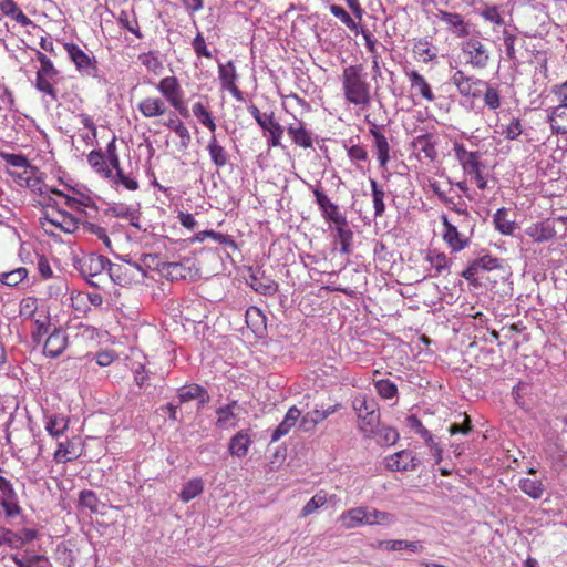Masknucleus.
<instances>
[{"label": "nucleus", "instance_id": "obj_62", "mask_svg": "<svg viewBox=\"0 0 567 567\" xmlns=\"http://www.w3.org/2000/svg\"><path fill=\"white\" fill-rule=\"evenodd\" d=\"M86 292L84 291H72L70 296L71 307L78 313L85 315L90 311V306L87 303Z\"/></svg>", "mask_w": 567, "mask_h": 567}, {"label": "nucleus", "instance_id": "obj_38", "mask_svg": "<svg viewBox=\"0 0 567 567\" xmlns=\"http://www.w3.org/2000/svg\"><path fill=\"white\" fill-rule=\"evenodd\" d=\"M379 548L388 550V551H399L402 549H406L412 553L423 550V545L421 542H411L405 539H390V540H381L379 543Z\"/></svg>", "mask_w": 567, "mask_h": 567}, {"label": "nucleus", "instance_id": "obj_21", "mask_svg": "<svg viewBox=\"0 0 567 567\" xmlns=\"http://www.w3.org/2000/svg\"><path fill=\"white\" fill-rule=\"evenodd\" d=\"M136 107L145 118L161 117L168 112L165 100L156 95L143 97Z\"/></svg>", "mask_w": 567, "mask_h": 567}, {"label": "nucleus", "instance_id": "obj_63", "mask_svg": "<svg viewBox=\"0 0 567 567\" xmlns=\"http://www.w3.org/2000/svg\"><path fill=\"white\" fill-rule=\"evenodd\" d=\"M118 23L133 33L136 38L141 39L143 35L140 31V24L137 19L133 16L131 17L127 12L122 11L118 17Z\"/></svg>", "mask_w": 567, "mask_h": 567}, {"label": "nucleus", "instance_id": "obj_25", "mask_svg": "<svg viewBox=\"0 0 567 567\" xmlns=\"http://www.w3.org/2000/svg\"><path fill=\"white\" fill-rule=\"evenodd\" d=\"M477 14L484 22L492 24L494 31L506 24L502 6L483 2L477 9Z\"/></svg>", "mask_w": 567, "mask_h": 567}, {"label": "nucleus", "instance_id": "obj_22", "mask_svg": "<svg viewBox=\"0 0 567 567\" xmlns=\"http://www.w3.org/2000/svg\"><path fill=\"white\" fill-rule=\"evenodd\" d=\"M369 133L374 138V150L377 154V158L379 162L380 167L386 168L391 156H390V144L388 142L386 136L378 128L375 124H372V126L369 130Z\"/></svg>", "mask_w": 567, "mask_h": 567}, {"label": "nucleus", "instance_id": "obj_6", "mask_svg": "<svg viewBox=\"0 0 567 567\" xmlns=\"http://www.w3.org/2000/svg\"><path fill=\"white\" fill-rule=\"evenodd\" d=\"M37 59L40 63V68L35 74V89L50 96L51 101H58V91L54 87L60 75V71L55 68L54 63L41 51L37 52Z\"/></svg>", "mask_w": 567, "mask_h": 567}, {"label": "nucleus", "instance_id": "obj_28", "mask_svg": "<svg viewBox=\"0 0 567 567\" xmlns=\"http://www.w3.org/2000/svg\"><path fill=\"white\" fill-rule=\"evenodd\" d=\"M70 419L66 415L52 413L45 415L44 429L53 437H61L69 429Z\"/></svg>", "mask_w": 567, "mask_h": 567}, {"label": "nucleus", "instance_id": "obj_7", "mask_svg": "<svg viewBox=\"0 0 567 567\" xmlns=\"http://www.w3.org/2000/svg\"><path fill=\"white\" fill-rule=\"evenodd\" d=\"M63 48L82 78H97L99 63L94 55L85 52L74 42H64Z\"/></svg>", "mask_w": 567, "mask_h": 567}, {"label": "nucleus", "instance_id": "obj_33", "mask_svg": "<svg viewBox=\"0 0 567 567\" xmlns=\"http://www.w3.org/2000/svg\"><path fill=\"white\" fill-rule=\"evenodd\" d=\"M265 126H260L265 132H268L267 145L268 147H278L281 145V138L284 135V127L275 118L274 112L269 113L266 120Z\"/></svg>", "mask_w": 567, "mask_h": 567}, {"label": "nucleus", "instance_id": "obj_54", "mask_svg": "<svg viewBox=\"0 0 567 567\" xmlns=\"http://www.w3.org/2000/svg\"><path fill=\"white\" fill-rule=\"evenodd\" d=\"M426 260L435 269L436 275H440L444 270H449L451 266V260L447 256L437 250H430L426 256Z\"/></svg>", "mask_w": 567, "mask_h": 567}, {"label": "nucleus", "instance_id": "obj_47", "mask_svg": "<svg viewBox=\"0 0 567 567\" xmlns=\"http://www.w3.org/2000/svg\"><path fill=\"white\" fill-rule=\"evenodd\" d=\"M109 182H111L112 185L115 187L123 186L127 190H137L138 189V182L130 176L125 175L123 168L116 169L115 173L112 172V177H105Z\"/></svg>", "mask_w": 567, "mask_h": 567}, {"label": "nucleus", "instance_id": "obj_40", "mask_svg": "<svg viewBox=\"0 0 567 567\" xmlns=\"http://www.w3.org/2000/svg\"><path fill=\"white\" fill-rule=\"evenodd\" d=\"M396 520L394 514L365 506L367 525H392Z\"/></svg>", "mask_w": 567, "mask_h": 567}, {"label": "nucleus", "instance_id": "obj_27", "mask_svg": "<svg viewBox=\"0 0 567 567\" xmlns=\"http://www.w3.org/2000/svg\"><path fill=\"white\" fill-rule=\"evenodd\" d=\"M338 522L343 529H353L365 524V506L352 507L344 511Z\"/></svg>", "mask_w": 567, "mask_h": 567}, {"label": "nucleus", "instance_id": "obj_61", "mask_svg": "<svg viewBox=\"0 0 567 567\" xmlns=\"http://www.w3.org/2000/svg\"><path fill=\"white\" fill-rule=\"evenodd\" d=\"M377 442L381 445L391 446L394 445L400 437L399 432L390 426H384L377 430Z\"/></svg>", "mask_w": 567, "mask_h": 567}, {"label": "nucleus", "instance_id": "obj_37", "mask_svg": "<svg viewBox=\"0 0 567 567\" xmlns=\"http://www.w3.org/2000/svg\"><path fill=\"white\" fill-rule=\"evenodd\" d=\"M412 51L414 56L423 63H430L437 56L432 43L426 38L416 39Z\"/></svg>", "mask_w": 567, "mask_h": 567}, {"label": "nucleus", "instance_id": "obj_36", "mask_svg": "<svg viewBox=\"0 0 567 567\" xmlns=\"http://www.w3.org/2000/svg\"><path fill=\"white\" fill-rule=\"evenodd\" d=\"M87 163L100 177L104 179L105 177H112V169L101 150L91 151L87 155Z\"/></svg>", "mask_w": 567, "mask_h": 567}, {"label": "nucleus", "instance_id": "obj_18", "mask_svg": "<svg viewBox=\"0 0 567 567\" xmlns=\"http://www.w3.org/2000/svg\"><path fill=\"white\" fill-rule=\"evenodd\" d=\"M0 505L4 509L7 516L14 517L21 513L18 495L9 480L0 476Z\"/></svg>", "mask_w": 567, "mask_h": 567}, {"label": "nucleus", "instance_id": "obj_46", "mask_svg": "<svg viewBox=\"0 0 567 567\" xmlns=\"http://www.w3.org/2000/svg\"><path fill=\"white\" fill-rule=\"evenodd\" d=\"M203 491H204L203 480L199 477H195L184 484V486L179 493V498L184 503H188L192 499L196 498L198 495H200L203 493Z\"/></svg>", "mask_w": 567, "mask_h": 567}, {"label": "nucleus", "instance_id": "obj_16", "mask_svg": "<svg viewBox=\"0 0 567 567\" xmlns=\"http://www.w3.org/2000/svg\"><path fill=\"white\" fill-rule=\"evenodd\" d=\"M140 271L141 267L136 264H112L110 261L107 268L110 278L122 287L131 286Z\"/></svg>", "mask_w": 567, "mask_h": 567}, {"label": "nucleus", "instance_id": "obj_17", "mask_svg": "<svg viewBox=\"0 0 567 567\" xmlns=\"http://www.w3.org/2000/svg\"><path fill=\"white\" fill-rule=\"evenodd\" d=\"M312 192L324 220L329 223L341 221L342 224L344 215L340 212L339 206L331 202L328 195L320 187H315Z\"/></svg>", "mask_w": 567, "mask_h": 567}, {"label": "nucleus", "instance_id": "obj_4", "mask_svg": "<svg viewBox=\"0 0 567 567\" xmlns=\"http://www.w3.org/2000/svg\"><path fill=\"white\" fill-rule=\"evenodd\" d=\"M79 217L64 210L61 205L54 209H47L39 218L43 230L52 236L58 235V231L74 233L79 227Z\"/></svg>", "mask_w": 567, "mask_h": 567}, {"label": "nucleus", "instance_id": "obj_1", "mask_svg": "<svg viewBox=\"0 0 567 567\" xmlns=\"http://www.w3.org/2000/svg\"><path fill=\"white\" fill-rule=\"evenodd\" d=\"M340 82L346 103L361 110H365L371 105V84L362 64H351L343 68Z\"/></svg>", "mask_w": 567, "mask_h": 567}, {"label": "nucleus", "instance_id": "obj_64", "mask_svg": "<svg viewBox=\"0 0 567 567\" xmlns=\"http://www.w3.org/2000/svg\"><path fill=\"white\" fill-rule=\"evenodd\" d=\"M523 133L522 121L517 117H512L509 123L504 126L502 134L507 140H516Z\"/></svg>", "mask_w": 567, "mask_h": 567}, {"label": "nucleus", "instance_id": "obj_15", "mask_svg": "<svg viewBox=\"0 0 567 567\" xmlns=\"http://www.w3.org/2000/svg\"><path fill=\"white\" fill-rule=\"evenodd\" d=\"M43 342V354L48 358H59L68 348L69 338L61 328H53Z\"/></svg>", "mask_w": 567, "mask_h": 567}, {"label": "nucleus", "instance_id": "obj_13", "mask_svg": "<svg viewBox=\"0 0 567 567\" xmlns=\"http://www.w3.org/2000/svg\"><path fill=\"white\" fill-rule=\"evenodd\" d=\"M421 464L416 453L402 450L384 457V466L391 472L415 471Z\"/></svg>", "mask_w": 567, "mask_h": 567}, {"label": "nucleus", "instance_id": "obj_53", "mask_svg": "<svg viewBox=\"0 0 567 567\" xmlns=\"http://www.w3.org/2000/svg\"><path fill=\"white\" fill-rule=\"evenodd\" d=\"M519 488L534 499H539L544 494V485L539 480L522 478Z\"/></svg>", "mask_w": 567, "mask_h": 567}, {"label": "nucleus", "instance_id": "obj_26", "mask_svg": "<svg viewBox=\"0 0 567 567\" xmlns=\"http://www.w3.org/2000/svg\"><path fill=\"white\" fill-rule=\"evenodd\" d=\"M412 147L417 155L423 154L425 159L434 162L437 158L436 142L431 133L417 135L412 141Z\"/></svg>", "mask_w": 567, "mask_h": 567}, {"label": "nucleus", "instance_id": "obj_48", "mask_svg": "<svg viewBox=\"0 0 567 567\" xmlns=\"http://www.w3.org/2000/svg\"><path fill=\"white\" fill-rule=\"evenodd\" d=\"M328 503V494L326 491L321 489L316 493L302 507L299 516L305 518L313 514L319 508L323 507Z\"/></svg>", "mask_w": 567, "mask_h": 567}, {"label": "nucleus", "instance_id": "obj_44", "mask_svg": "<svg viewBox=\"0 0 567 567\" xmlns=\"http://www.w3.org/2000/svg\"><path fill=\"white\" fill-rule=\"evenodd\" d=\"M333 224H334V229H336V233H337V238H338V240H339V243L341 245L340 250L343 254H348L349 252V248H350L351 243H352L353 233L348 227V221H347L346 216H343V223L342 224H341V221L340 223L333 221Z\"/></svg>", "mask_w": 567, "mask_h": 567}, {"label": "nucleus", "instance_id": "obj_9", "mask_svg": "<svg viewBox=\"0 0 567 567\" xmlns=\"http://www.w3.org/2000/svg\"><path fill=\"white\" fill-rule=\"evenodd\" d=\"M451 82L457 93L466 99H477L482 95L486 82L480 78L457 69L451 76Z\"/></svg>", "mask_w": 567, "mask_h": 567}, {"label": "nucleus", "instance_id": "obj_8", "mask_svg": "<svg viewBox=\"0 0 567 567\" xmlns=\"http://www.w3.org/2000/svg\"><path fill=\"white\" fill-rule=\"evenodd\" d=\"M158 92L169 105L182 116H188V110L184 101V92L176 76H165L156 84Z\"/></svg>", "mask_w": 567, "mask_h": 567}, {"label": "nucleus", "instance_id": "obj_57", "mask_svg": "<svg viewBox=\"0 0 567 567\" xmlns=\"http://www.w3.org/2000/svg\"><path fill=\"white\" fill-rule=\"evenodd\" d=\"M246 323L254 332L265 328V317L257 307H249L246 311Z\"/></svg>", "mask_w": 567, "mask_h": 567}, {"label": "nucleus", "instance_id": "obj_49", "mask_svg": "<svg viewBox=\"0 0 567 567\" xmlns=\"http://www.w3.org/2000/svg\"><path fill=\"white\" fill-rule=\"evenodd\" d=\"M52 330L50 312L45 313L40 321H35L31 329L33 342L40 343L43 338Z\"/></svg>", "mask_w": 567, "mask_h": 567}, {"label": "nucleus", "instance_id": "obj_32", "mask_svg": "<svg viewBox=\"0 0 567 567\" xmlns=\"http://www.w3.org/2000/svg\"><path fill=\"white\" fill-rule=\"evenodd\" d=\"M252 440L247 431H239L229 441L228 450L233 456L244 457L248 454Z\"/></svg>", "mask_w": 567, "mask_h": 567}, {"label": "nucleus", "instance_id": "obj_39", "mask_svg": "<svg viewBox=\"0 0 567 567\" xmlns=\"http://www.w3.org/2000/svg\"><path fill=\"white\" fill-rule=\"evenodd\" d=\"M359 429L361 433L367 437L371 439L377 435V430L380 423V413L374 411L372 413L360 414L359 416Z\"/></svg>", "mask_w": 567, "mask_h": 567}, {"label": "nucleus", "instance_id": "obj_20", "mask_svg": "<svg viewBox=\"0 0 567 567\" xmlns=\"http://www.w3.org/2000/svg\"><path fill=\"white\" fill-rule=\"evenodd\" d=\"M525 234L536 244H543L551 240L556 236L555 224L551 219H544L530 224Z\"/></svg>", "mask_w": 567, "mask_h": 567}, {"label": "nucleus", "instance_id": "obj_59", "mask_svg": "<svg viewBox=\"0 0 567 567\" xmlns=\"http://www.w3.org/2000/svg\"><path fill=\"white\" fill-rule=\"evenodd\" d=\"M352 406L358 412V416L378 411V404L374 399H369L365 395L355 396L352 401Z\"/></svg>", "mask_w": 567, "mask_h": 567}, {"label": "nucleus", "instance_id": "obj_51", "mask_svg": "<svg viewBox=\"0 0 567 567\" xmlns=\"http://www.w3.org/2000/svg\"><path fill=\"white\" fill-rule=\"evenodd\" d=\"M28 274L29 271L24 267H19L10 271L1 272L0 282L9 287H17L19 284L27 279Z\"/></svg>", "mask_w": 567, "mask_h": 567}, {"label": "nucleus", "instance_id": "obj_43", "mask_svg": "<svg viewBox=\"0 0 567 567\" xmlns=\"http://www.w3.org/2000/svg\"><path fill=\"white\" fill-rule=\"evenodd\" d=\"M192 111L194 116L198 120V122L208 128L212 134H215L217 125L215 123V118L212 112L205 106L202 102H196L192 106Z\"/></svg>", "mask_w": 567, "mask_h": 567}, {"label": "nucleus", "instance_id": "obj_52", "mask_svg": "<svg viewBox=\"0 0 567 567\" xmlns=\"http://www.w3.org/2000/svg\"><path fill=\"white\" fill-rule=\"evenodd\" d=\"M207 237H213V239L221 245L229 246L231 248H237L235 240L229 235H225L215 230H203L196 234L194 237V241H204Z\"/></svg>", "mask_w": 567, "mask_h": 567}, {"label": "nucleus", "instance_id": "obj_31", "mask_svg": "<svg viewBox=\"0 0 567 567\" xmlns=\"http://www.w3.org/2000/svg\"><path fill=\"white\" fill-rule=\"evenodd\" d=\"M548 124L554 134H567V106L558 104L551 107Z\"/></svg>", "mask_w": 567, "mask_h": 567}, {"label": "nucleus", "instance_id": "obj_23", "mask_svg": "<svg viewBox=\"0 0 567 567\" xmlns=\"http://www.w3.org/2000/svg\"><path fill=\"white\" fill-rule=\"evenodd\" d=\"M503 44L505 48L506 56L514 64H519L524 58L520 49L525 47V41L518 38L516 34L509 32L504 28L503 32Z\"/></svg>", "mask_w": 567, "mask_h": 567}, {"label": "nucleus", "instance_id": "obj_12", "mask_svg": "<svg viewBox=\"0 0 567 567\" xmlns=\"http://www.w3.org/2000/svg\"><path fill=\"white\" fill-rule=\"evenodd\" d=\"M442 239L452 252H460L468 247L471 238L458 230V228L447 218L445 214L441 216Z\"/></svg>", "mask_w": 567, "mask_h": 567}, {"label": "nucleus", "instance_id": "obj_3", "mask_svg": "<svg viewBox=\"0 0 567 567\" xmlns=\"http://www.w3.org/2000/svg\"><path fill=\"white\" fill-rule=\"evenodd\" d=\"M453 152L464 174L475 182L478 189H486L487 179L483 174L484 164L481 153L477 151H467L465 145L457 141L453 142Z\"/></svg>", "mask_w": 567, "mask_h": 567}, {"label": "nucleus", "instance_id": "obj_2", "mask_svg": "<svg viewBox=\"0 0 567 567\" xmlns=\"http://www.w3.org/2000/svg\"><path fill=\"white\" fill-rule=\"evenodd\" d=\"M461 54L464 59V64L472 70L482 71L487 69L493 60V53L488 44L480 37L468 35L460 43Z\"/></svg>", "mask_w": 567, "mask_h": 567}, {"label": "nucleus", "instance_id": "obj_30", "mask_svg": "<svg viewBox=\"0 0 567 567\" xmlns=\"http://www.w3.org/2000/svg\"><path fill=\"white\" fill-rule=\"evenodd\" d=\"M238 409V402L231 401L230 403L220 406L216 410V425L220 429L235 427L238 424V417L235 410Z\"/></svg>", "mask_w": 567, "mask_h": 567}, {"label": "nucleus", "instance_id": "obj_55", "mask_svg": "<svg viewBox=\"0 0 567 567\" xmlns=\"http://www.w3.org/2000/svg\"><path fill=\"white\" fill-rule=\"evenodd\" d=\"M251 287L265 296H274L278 291V284L269 278L251 277Z\"/></svg>", "mask_w": 567, "mask_h": 567}, {"label": "nucleus", "instance_id": "obj_35", "mask_svg": "<svg viewBox=\"0 0 567 567\" xmlns=\"http://www.w3.org/2000/svg\"><path fill=\"white\" fill-rule=\"evenodd\" d=\"M206 148L208 151L213 164L216 167L226 166L229 159V155L226 148L217 140L216 134H212Z\"/></svg>", "mask_w": 567, "mask_h": 567}, {"label": "nucleus", "instance_id": "obj_29", "mask_svg": "<svg viewBox=\"0 0 567 567\" xmlns=\"http://www.w3.org/2000/svg\"><path fill=\"white\" fill-rule=\"evenodd\" d=\"M75 440L76 437H72L58 443V447L53 454V458L56 463H68L80 457L81 452L76 447Z\"/></svg>", "mask_w": 567, "mask_h": 567}, {"label": "nucleus", "instance_id": "obj_5", "mask_svg": "<svg viewBox=\"0 0 567 567\" xmlns=\"http://www.w3.org/2000/svg\"><path fill=\"white\" fill-rule=\"evenodd\" d=\"M43 193V195H39L34 198L37 205L42 208V213H45L47 209H54L63 204L65 207L76 212L78 214L86 215L83 208L89 207V203L91 200L89 197L79 199L53 187L47 188Z\"/></svg>", "mask_w": 567, "mask_h": 567}, {"label": "nucleus", "instance_id": "obj_60", "mask_svg": "<svg viewBox=\"0 0 567 567\" xmlns=\"http://www.w3.org/2000/svg\"><path fill=\"white\" fill-rule=\"evenodd\" d=\"M41 308L42 306L39 305V300L35 297H25L20 301L19 315L25 320L29 317H34V313Z\"/></svg>", "mask_w": 567, "mask_h": 567}, {"label": "nucleus", "instance_id": "obj_50", "mask_svg": "<svg viewBox=\"0 0 567 567\" xmlns=\"http://www.w3.org/2000/svg\"><path fill=\"white\" fill-rule=\"evenodd\" d=\"M371 190H372V202L374 208V216L381 217L385 212L384 197L385 192L382 186H380L375 179H370Z\"/></svg>", "mask_w": 567, "mask_h": 567}, {"label": "nucleus", "instance_id": "obj_10", "mask_svg": "<svg viewBox=\"0 0 567 567\" xmlns=\"http://www.w3.org/2000/svg\"><path fill=\"white\" fill-rule=\"evenodd\" d=\"M404 75L410 83L411 96L414 99V104L421 101L433 103L435 101V93L429 80L415 69H404Z\"/></svg>", "mask_w": 567, "mask_h": 567}, {"label": "nucleus", "instance_id": "obj_14", "mask_svg": "<svg viewBox=\"0 0 567 567\" xmlns=\"http://www.w3.org/2000/svg\"><path fill=\"white\" fill-rule=\"evenodd\" d=\"M109 265L110 260L107 258L91 254L80 260V271L89 284L99 287V282L94 281V278L107 270Z\"/></svg>", "mask_w": 567, "mask_h": 567}, {"label": "nucleus", "instance_id": "obj_56", "mask_svg": "<svg viewBox=\"0 0 567 567\" xmlns=\"http://www.w3.org/2000/svg\"><path fill=\"white\" fill-rule=\"evenodd\" d=\"M330 12L350 30L354 34L359 33V25L354 21V19L341 7L338 4L330 6Z\"/></svg>", "mask_w": 567, "mask_h": 567}, {"label": "nucleus", "instance_id": "obj_58", "mask_svg": "<svg viewBox=\"0 0 567 567\" xmlns=\"http://www.w3.org/2000/svg\"><path fill=\"white\" fill-rule=\"evenodd\" d=\"M138 61L142 65L146 68L148 72H152L154 74H158L163 69V64L158 59L157 54L152 51L141 53L138 55Z\"/></svg>", "mask_w": 567, "mask_h": 567}, {"label": "nucleus", "instance_id": "obj_41", "mask_svg": "<svg viewBox=\"0 0 567 567\" xmlns=\"http://www.w3.org/2000/svg\"><path fill=\"white\" fill-rule=\"evenodd\" d=\"M178 399L181 403L188 402L194 399H199L202 403L209 400L207 391L199 384H189L178 390Z\"/></svg>", "mask_w": 567, "mask_h": 567}, {"label": "nucleus", "instance_id": "obj_45", "mask_svg": "<svg viewBox=\"0 0 567 567\" xmlns=\"http://www.w3.org/2000/svg\"><path fill=\"white\" fill-rule=\"evenodd\" d=\"M100 498L92 489H83L79 494L78 507L80 509H87L91 514L99 513Z\"/></svg>", "mask_w": 567, "mask_h": 567}, {"label": "nucleus", "instance_id": "obj_34", "mask_svg": "<svg viewBox=\"0 0 567 567\" xmlns=\"http://www.w3.org/2000/svg\"><path fill=\"white\" fill-rule=\"evenodd\" d=\"M301 412L296 406H291L286 413L282 422L276 427L271 435V442H277L282 436L288 434L290 430L296 425L298 419L300 417Z\"/></svg>", "mask_w": 567, "mask_h": 567}, {"label": "nucleus", "instance_id": "obj_42", "mask_svg": "<svg viewBox=\"0 0 567 567\" xmlns=\"http://www.w3.org/2000/svg\"><path fill=\"white\" fill-rule=\"evenodd\" d=\"M495 228L503 235H512L515 230V221L509 219V210L505 207L498 208L494 214Z\"/></svg>", "mask_w": 567, "mask_h": 567}, {"label": "nucleus", "instance_id": "obj_24", "mask_svg": "<svg viewBox=\"0 0 567 567\" xmlns=\"http://www.w3.org/2000/svg\"><path fill=\"white\" fill-rule=\"evenodd\" d=\"M287 133L296 146L305 150L312 148V133L307 130L305 122L296 120L295 123L288 125Z\"/></svg>", "mask_w": 567, "mask_h": 567}, {"label": "nucleus", "instance_id": "obj_19", "mask_svg": "<svg viewBox=\"0 0 567 567\" xmlns=\"http://www.w3.org/2000/svg\"><path fill=\"white\" fill-rule=\"evenodd\" d=\"M218 78L224 90L229 91L237 101H244V94L236 85L238 75L233 61H228L226 64H218Z\"/></svg>", "mask_w": 567, "mask_h": 567}, {"label": "nucleus", "instance_id": "obj_11", "mask_svg": "<svg viewBox=\"0 0 567 567\" xmlns=\"http://www.w3.org/2000/svg\"><path fill=\"white\" fill-rule=\"evenodd\" d=\"M436 18L445 24V30L456 39L464 40L471 35L472 23L458 12L437 9Z\"/></svg>", "mask_w": 567, "mask_h": 567}]
</instances>
